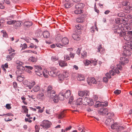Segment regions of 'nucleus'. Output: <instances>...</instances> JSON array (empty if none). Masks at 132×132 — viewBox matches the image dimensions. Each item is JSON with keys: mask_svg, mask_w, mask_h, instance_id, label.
Masks as SVG:
<instances>
[{"mask_svg": "<svg viewBox=\"0 0 132 132\" xmlns=\"http://www.w3.org/2000/svg\"><path fill=\"white\" fill-rule=\"evenodd\" d=\"M85 79V78L83 75H80L78 76V80L79 81L83 80Z\"/></svg>", "mask_w": 132, "mask_h": 132, "instance_id": "a18cd8bd", "label": "nucleus"}, {"mask_svg": "<svg viewBox=\"0 0 132 132\" xmlns=\"http://www.w3.org/2000/svg\"><path fill=\"white\" fill-rule=\"evenodd\" d=\"M78 95L79 96L82 97L85 95L84 91H79L78 92Z\"/></svg>", "mask_w": 132, "mask_h": 132, "instance_id": "8fccbe9b", "label": "nucleus"}, {"mask_svg": "<svg viewBox=\"0 0 132 132\" xmlns=\"http://www.w3.org/2000/svg\"><path fill=\"white\" fill-rule=\"evenodd\" d=\"M26 69V70H27V69L31 70L33 69V67H32L29 66H25Z\"/></svg>", "mask_w": 132, "mask_h": 132, "instance_id": "680f3d73", "label": "nucleus"}, {"mask_svg": "<svg viewBox=\"0 0 132 132\" xmlns=\"http://www.w3.org/2000/svg\"><path fill=\"white\" fill-rule=\"evenodd\" d=\"M40 89L39 86L38 85L35 86L32 88L33 90L35 92H37Z\"/></svg>", "mask_w": 132, "mask_h": 132, "instance_id": "f704fd0d", "label": "nucleus"}, {"mask_svg": "<svg viewBox=\"0 0 132 132\" xmlns=\"http://www.w3.org/2000/svg\"><path fill=\"white\" fill-rule=\"evenodd\" d=\"M43 36L45 38H47L50 36V33L47 31H44L43 33Z\"/></svg>", "mask_w": 132, "mask_h": 132, "instance_id": "473e14b6", "label": "nucleus"}, {"mask_svg": "<svg viewBox=\"0 0 132 132\" xmlns=\"http://www.w3.org/2000/svg\"><path fill=\"white\" fill-rule=\"evenodd\" d=\"M129 4V3L127 1H124L122 3V5L124 6H127Z\"/></svg>", "mask_w": 132, "mask_h": 132, "instance_id": "4d7b16f0", "label": "nucleus"}, {"mask_svg": "<svg viewBox=\"0 0 132 132\" xmlns=\"http://www.w3.org/2000/svg\"><path fill=\"white\" fill-rule=\"evenodd\" d=\"M108 111V109L107 108H102L98 111V113L100 114L103 115L107 114Z\"/></svg>", "mask_w": 132, "mask_h": 132, "instance_id": "2eb2a0df", "label": "nucleus"}, {"mask_svg": "<svg viewBox=\"0 0 132 132\" xmlns=\"http://www.w3.org/2000/svg\"><path fill=\"white\" fill-rule=\"evenodd\" d=\"M123 47L124 49L123 54L126 56L130 55L131 53L130 51L132 48V44L130 43H129L128 44H126Z\"/></svg>", "mask_w": 132, "mask_h": 132, "instance_id": "20e7f679", "label": "nucleus"}, {"mask_svg": "<svg viewBox=\"0 0 132 132\" xmlns=\"http://www.w3.org/2000/svg\"><path fill=\"white\" fill-rule=\"evenodd\" d=\"M17 68L18 69V70H20L22 71L25 70V67H24L22 65H18L17 66Z\"/></svg>", "mask_w": 132, "mask_h": 132, "instance_id": "58836bf2", "label": "nucleus"}, {"mask_svg": "<svg viewBox=\"0 0 132 132\" xmlns=\"http://www.w3.org/2000/svg\"><path fill=\"white\" fill-rule=\"evenodd\" d=\"M60 97V98L59 99L60 100V98H62V96H61V97ZM53 101L55 103H57V102L59 101V98L58 96L57 95H55V96H54L53 97Z\"/></svg>", "mask_w": 132, "mask_h": 132, "instance_id": "c756f323", "label": "nucleus"}, {"mask_svg": "<svg viewBox=\"0 0 132 132\" xmlns=\"http://www.w3.org/2000/svg\"><path fill=\"white\" fill-rule=\"evenodd\" d=\"M121 61L120 62V64L124 65L126 64L128 62V59L125 57H122L120 58Z\"/></svg>", "mask_w": 132, "mask_h": 132, "instance_id": "4468645a", "label": "nucleus"}, {"mask_svg": "<svg viewBox=\"0 0 132 132\" xmlns=\"http://www.w3.org/2000/svg\"><path fill=\"white\" fill-rule=\"evenodd\" d=\"M62 74L64 78H66V80H67V79H68L67 78L69 76V74L68 72L67 71H65Z\"/></svg>", "mask_w": 132, "mask_h": 132, "instance_id": "e433bc0d", "label": "nucleus"}, {"mask_svg": "<svg viewBox=\"0 0 132 132\" xmlns=\"http://www.w3.org/2000/svg\"><path fill=\"white\" fill-rule=\"evenodd\" d=\"M123 38L125 40L129 41L132 39V31H128Z\"/></svg>", "mask_w": 132, "mask_h": 132, "instance_id": "9b49d317", "label": "nucleus"}, {"mask_svg": "<svg viewBox=\"0 0 132 132\" xmlns=\"http://www.w3.org/2000/svg\"><path fill=\"white\" fill-rule=\"evenodd\" d=\"M84 6V5L82 3H77L75 5V13L76 14H79L83 12V11L82 9Z\"/></svg>", "mask_w": 132, "mask_h": 132, "instance_id": "39448f33", "label": "nucleus"}, {"mask_svg": "<svg viewBox=\"0 0 132 132\" xmlns=\"http://www.w3.org/2000/svg\"><path fill=\"white\" fill-rule=\"evenodd\" d=\"M72 36L75 40H79L80 39V36L79 34V32L78 30H76L72 34Z\"/></svg>", "mask_w": 132, "mask_h": 132, "instance_id": "f8f14e48", "label": "nucleus"}, {"mask_svg": "<svg viewBox=\"0 0 132 132\" xmlns=\"http://www.w3.org/2000/svg\"><path fill=\"white\" fill-rule=\"evenodd\" d=\"M118 126L117 123H114L111 125V128L112 129H118Z\"/></svg>", "mask_w": 132, "mask_h": 132, "instance_id": "a19ab883", "label": "nucleus"}, {"mask_svg": "<svg viewBox=\"0 0 132 132\" xmlns=\"http://www.w3.org/2000/svg\"><path fill=\"white\" fill-rule=\"evenodd\" d=\"M64 112L62 111L58 114L57 117L59 119H61L63 118L65 116Z\"/></svg>", "mask_w": 132, "mask_h": 132, "instance_id": "72a5a7b5", "label": "nucleus"}, {"mask_svg": "<svg viewBox=\"0 0 132 132\" xmlns=\"http://www.w3.org/2000/svg\"><path fill=\"white\" fill-rule=\"evenodd\" d=\"M116 74L113 70H110L109 72H108L105 74V76L106 77L109 79L110 78H111V76H114Z\"/></svg>", "mask_w": 132, "mask_h": 132, "instance_id": "f3484780", "label": "nucleus"}, {"mask_svg": "<svg viewBox=\"0 0 132 132\" xmlns=\"http://www.w3.org/2000/svg\"><path fill=\"white\" fill-rule=\"evenodd\" d=\"M5 3L8 5L10 6L11 5V2L10 0H5Z\"/></svg>", "mask_w": 132, "mask_h": 132, "instance_id": "13d9d810", "label": "nucleus"}, {"mask_svg": "<svg viewBox=\"0 0 132 132\" xmlns=\"http://www.w3.org/2000/svg\"><path fill=\"white\" fill-rule=\"evenodd\" d=\"M58 71L57 69H55L51 70L50 72H48V74L52 77H55L57 76Z\"/></svg>", "mask_w": 132, "mask_h": 132, "instance_id": "ddd939ff", "label": "nucleus"}, {"mask_svg": "<svg viewBox=\"0 0 132 132\" xmlns=\"http://www.w3.org/2000/svg\"><path fill=\"white\" fill-rule=\"evenodd\" d=\"M121 93V90L118 89L114 91V93L116 95H118Z\"/></svg>", "mask_w": 132, "mask_h": 132, "instance_id": "052dcab7", "label": "nucleus"}, {"mask_svg": "<svg viewBox=\"0 0 132 132\" xmlns=\"http://www.w3.org/2000/svg\"><path fill=\"white\" fill-rule=\"evenodd\" d=\"M23 108L24 109V112L25 113H28V109H27L26 106H22Z\"/></svg>", "mask_w": 132, "mask_h": 132, "instance_id": "6e6d98bb", "label": "nucleus"}, {"mask_svg": "<svg viewBox=\"0 0 132 132\" xmlns=\"http://www.w3.org/2000/svg\"><path fill=\"white\" fill-rule=\"evenodd\" d=\"M35 132H39V130L40 129L39 126H38L36 125L35 126Z\"/></svg>", "mask_w": 132, "mask_h": 132, "instance_id": "bf43d9fd", "label": "nucleus"}, {"mask_svg": "<svg viewBox=\"0 0 132 132\" xmlns=\"http://www.w3.org/2000/svg\"><path fill=\"white\" fill-rule=\"evenodd\" d=\"M35 82L34 81H31L30 82H28L27 85V87L29 89H31L33 86L35 85Z\"/></svg>", "mask_w": 132, "mask_h": 132, "instance_id": "412c9836", "label": "nucleus"}, {"mask_svg": "<svg viewBox=\"0 0 132 132\" xmlns=\"http://www.w3.org/2000/svg\"><path fill=\"white\" fill-rule=\"evenodd\" d=\"M115 20L116 23L117 24L120 23L121 21L120 18H115Z\"/></svg>", "mask_w": 132, "mask_h": 132, "instance_id": "5fc2aeb1", "label": "nucleus"}, {"mask_svg": "<svg viewBox=\"0 0 132 132\" xmlns=\"http://www.w3.org/2000/svg\"><path fill=\"white\" fill-rule=\"evenodd\" d=\"M17 76V80L20 82L22 81L24 79V76L22 75L23 72L20 70H17L16 71Z\"/></svg>", "mask_w": 132, "mask_h": 132, "instance_id": "6e6552de", "label": "nucleus"}, {"mask_svg": "<svg viewBox=\"0 0 132 132\" xmlns=\"http://www.w3.org/2000/svg\"><path fill=\"white\" fill-rule=\"evenodd\" d=\"M14 22H15V20H10L7 22V24L9 25L13 24Z\"/></svg>", "mask_w": 132, "mask_h": 132, "instance_id": "603ef678", "label": "nucleus"}, {"mask_svg": "<svg viewBox=\"0 0 132 132\" xmlns=\"http://www.w3.org/2000/svg\"><path fill=\"white\" fill-rule=\"evenodd\" d=\"M51 92L53 94L54 93V91L51 85L48 86L46 90V93H48Z\"/></svg>", "mask_w": 132, "mask_h": 132, "instance_id": "5701e85b", "label": "nucleus"}, {"mask_svg": "<svg viewBox=\"0 0 132 132\" xmlns=\"http://www.w3.org/2000/svg\"><path fill=\"white\" fill-rule=\"evenodd\" d=\"M51 59L53 62H55L56 63L58 62L59 61L58 57L55 56H52L51 58Z\"/></svg>", "mask_w": 132, "mask_h": 132, "instance_id": "7c9ffc66", "label": "nucleus"}, {"mask_svg": "<svg viewBox=\"0 0 132 132\" xmlns=\"http://www.w3.org/2000/svg\"><path fill=\"white\" fill-rule=\"evenodd\" d=\"M81 57L83 58H86L87 56V53L86 51H84L81 53Z\"/></svg>", "mask_w": 132, "mask_h": 132, "instance_id": "3c124183", "label": "nucleus"}, {"mask_svg": "<svg viewBox=\"0 0 132 132\" xmlns=\"http://www.w3.org/2000/svg\"><path fill=\"white\" fill-rule=\"evenodd\" d=\"M51 123L47 120H44L40 125V126L44 128L47 129L50 127Z\"/></svg>", "mask_w": 132, "mask_h": 132, "instance_id": "9d476101", "label": "nucleus"}, {"mask_svg": "<svg viewBox=\"0 0 132 132\" xmlns=\"http://www.w3.org/2000/svg\"><path fill=\"white\" fill-rule=\"evenodd\" d=\"M97 63V61L96 60L94 59L90 60V65H93L95 66L96 65Z\"/></svg>", "mask_w": 132, "mask_h": 132, "instance_id": "37998d69", "label": "nucleus"}, {"mask_svg": "<svg viewBox=\"0 0 132 132\" xmlns=\"http://www.w3.org/2000/svg\"><path fill=\"white\" fill-rule=\"evenodd\" d=\"M84 15H81L76 19V21L78 23H81L84 21Z\"/></svg>", "mask_w": 132, "mask_h": 132, "instance_id": "6ab92c4d", "label": "nucleus"}, {"mask_svg": "<svg viewBox=\"0 0 132 132\" xmlns=\"http://www.w3.org/2000/svg\"><path fill=\"white\" fill-rule=\"evenodd\" d=\"M117 68L114 67L113 70L115 73H120L119 70H121L122 68V66L119 64H117Z\"/></svg>", "mask_w": 132, "mask_h": 132, "instance_id": "dca6fc26", "label": "nucleus"}, {"mask_svg": "<svg viewBox=\"0 0 132 132\" xmlns=\"http://www.w3.org/2000/svg\"><path fill=\"white\" fill-rule=\"evenodd\" d=\"M87 82L89 85H90L91 83L93 84L96 83L95 79L94 77L90 78L89 80H87Z\"/></svg>", "mask_w": 132, "mask_h": 132, "instance_id": "b1692460", "label": "nucleus"}, {"mask_svg": "<svg viewBox=\"0 0 132 132\" xmlns=\"http://www.w3.org/2000/svg\"><path fill=\"white\" fill-rule=\"evenodd\" d=\"M104 50L103 48L101 45H100L98 47V52H100V53H102L104 52Z\"/></svg>", "mask_w": 132, "mask_h": 132, "instance_id": "2f4dec72", "label": "nucleus"}, {"mask_svg": "<svg viewBox=\"0 0 132 132\" xmlns=\"http://www.w3.org/2000/svg\"><path fill=\"white\" fill-rule=\"evenodd\" d=\"M71 93L70 90H64L61 91L59 94V96L62 98H60V100L62 101L64 100V97L67 99L69 98V103L70 104L73 99V96H70Z\"/></svg>", "mask_w": 132, "mask_h": 132, "instance_id": "f03ea898", "label": "nucleus"}, {"mask_svg": "<svg viewBox=\"0 0 132 132\" xmlns=\"http://www.w3.org/2000/svg\"><path fill=\"white\" fill-rule=\"evenodd\" d=\"M75 27L78 30H80L81 29V27L80 24L76 25Z\"/></svg>", "mask_w": 132, "mask_h": 132, "instance_id": "338daca9", "label": "nucleus"}, {"mask_svg": "<svg viewBox=\"0 0 132 132\" xmlns=\"http://www.w3.org/2000/svg\"><path fill=\"white\" fill-rule=\"evenodd\" d=\"M58 63H59V65L61 67H64L67 65V63L62 61H59Z\"/></svg>", "mask_w": 132, "mask_h": 132, "instance_id": "cd10ccee", "label": "nucleus"}, {"mask_svg": "<svg viewBox=\"0 0 132 132\" xmlns=\"http://www.w3.org/2000/svg\"><path fill=\"white\" fill-rule=\"evenodd\" d=\"M29 60L34 62H36L37 61V59L35 57L33 56L30 57L29 58Z\"/></svg>", "mask_w": 132, "mask_h": 132, "instance_id": "c03bdc74", "label": "nucleus"}, {"mask_svg": "<svg viewBox=\"0 0 132 132\" xmlns=\"http://www.w3.org/2000/svg\"><path fill=\"white\" fill-rule=\"evenodd\" d=\"M3 115H5V117L6 116H13V115L10 113H8L7 114H3Z\"/></svg>", "mask_w": 132, "mask_h": 132, "instance_id": "0e129e2a", "label": "nucleus"}, {"mask_svg": "<svg viewBox=\"0 0 132 132\" xmlns=\"http://www.w3.org/2000/svg\"><path fill=\"white\" fill-rule=\"evenodd\" d=\"M6 107L8 109H10L11 108L10 104H6Z\"/></svg>", "mask_w": 132, "mask_h": 132, "instance_id": "e2e57ef3", "label": "nucleus"}, {"mask_svg": "<svg viewBox=\"0 0 132 132\" xmlns=\"http://www.w3.org/2000/svg\"><path fill=\"white\" fill-rule=\"evenodd\" d=\"M22 22L21 21H16L15 20V22L14 23V27L15 29L18 27H20L21 26Z\"/></svg>", "mask_w": 132, "mask_h": 132, "instance_id": "393cba45", "label": "nucleus"}, {"mask_svg": "<svg viewBox=\"0 0 132 132\" xmlns=\"http://www.w3.org/2000/svg\"><path fill=\"white\" fill-rule=\"evenodd\" d=\"M83 104L85 105H89V106H92L93 105L94 103L93 100L89 98L85 97L84 99V100L83 101Z\"/></svg>", "mask_w": 132, "mask_h": 132, "instance_id": "1a4fd4ad", "label": "nucleus"}, {"mask_svg": "<svg viewBox=\"0 0 132 132\" xmlns=\"http://www.w3.org/2000/svg\"><path fill=\"white\" fill-rule=\"evenodd\" d=\"M84 63L85 65H90V61L88 60H86L84 61Z\"/></svg>", "mask_w": 132, "mask_h": 132, "instance_id": "49530a36", "label": "nucleus"}, {"mask_svg": "<svg viewBox=\"0 0 132 132\" xmlns=\"http://www.w3.org/2000/svg\"><path fill=\"white\" fill-rule=\"evenodd\" d=\"M15 55V53H13L10 55H8L6 57V60L9 61L11 60L13 57H14Z\"/></svg>", "mask_w": 132, "mask_h": 132, "instance_id": "c85d7f7f", "label": "nucleus"}, {"mask_svg": "<svg viewBox=\"0 0 132 132\" xmlns=\"http://www.w3.org/2000/svg\"><path fill=\"white\" fill-rule=\"evenodd\" d=\"M96 29L97 31H98V29L97 28L96 24L95 23L94 26H93L90 29V31L92 32L93 33L94 32L95 30Z\"/></svg>", "mask_w": 132, "mask_h": 132, "instance_id": "4c0bfd02", "label": "nucleus"}, {"mask_svg": "<svg viewBox=\"0 0 132 132\" xmlns=\"http://www.w3.org/2000/svg\"><path fill=\"white\" fill-rule=\"evenodd\" d=\"M105 123L107 125H110L113 122V120L112 118H108L105 121Z\"/></svg>", "mask_w": 132, "mask_h": 132, "instance_id": "aec40b11", "label": "nucleus"}, {"mask_svg": "<svg viewBox=\"0 0 132 132\" xmlns=\"http://www.w3.org/2000/svg\"><path fill=\"white\" fill-rule=\"evenodd\" d=\"M61 38L59 36H57L56 38V44L57 47L61 48L64 45H67L69 43V40L67 38L64 37L62 38L61 40L62 44L60 43V41L61 40Z\"/></svg>", "mask_w": 132, "mask_h": 132, "instance_id": "7ed1b4c3", "label": "nucleus"}, {"mask_svg": "<svg viewBox=\"0 0 132 132\" xmlns=\"http://www.w3.org/2000/svg\"><path fill=\"white\" fill-rule=\"evenodd\" d=\"M122 30H123L122 28H119L118 26L115 28L114 32L116 33L119 34V36H120L123 37V38L124 36L126 34V33L124 31H123Z\"/></svg>", "mask_w": 132, "mask_h": 132, "instance_id": "423d86ee", "label": "nucleus"}, {"mask_svg": "<svg viewBox=\"0 0 132 132\" xmlns=\"http://www.w3.org/2000/svg\"><path fill=\"white\" fill-rule=\"evenodd\" d=\"M118 16L120 17H122L124 16L125 15L123 13L120 12L118 14Z\"/></svg>", "mask_w": 132, "mask_h": 132, "instance_id": "69168bd1", "label": "nucleus"}, {"mask_svg": "<svg viewBox=\"0 0 132 132\" xmlns=\"http://www.w3.org/2000/svg\"><path fill=\"white\" fill-rule=\"evenodd\" d=\"M32 24L31 22L27 21L25 22L24 23V26L27 27H29L31 26Z\"/></svg>", "mask_w": 132, "mask_h": 132, "instance_id": "c9c22d12", "label": "nucleus"}, {"mask_svg": "<svg viewBox=\"0 0 132 132\" xmlns=\"http://www.w3.org/2000/svg\"><path fill=\"white\" fill-rule=\"evenodd\" d=\"M37 97L40 100H43L45 98V96L43 93L39 94L37 95Z\"/></svg>", "mask_w": 132, "mask_h": 132, "instance_id": "4be33fe9", "label": "nucleus"}, {"mask_svg": "<svg viewBox=\"0 0 132 132\" xmlns=\"http://www.w3.org/2000/svg\"><path fill=\"white\" fill-rule=\"evenodd\" d=\"M55 92L54 91V93L53 94L51 92H50L49 93H46V96H47L50 99H53V97L54 96H55Z\"/></svg>", "mask_w": 132, "mask_h": 132, "instance_id": "bb28decb", "label": "nucleus"}, {"mask_svg": "<svg viewBox=\"0 0 132 132\" xmlns=\"http://www.w3.org/2000/svg\"><path fill=\"white\" fill-rule=\"evenodd\" d=\"M70 57L72 59H73L75 56V54L72 53H70L69 54Z\"/></svg>", "mask_w": 132, "mask_h": 132, "instance_id": "774afa93", "label": "nucleus"}, {"mask_svg": "<svg viewBox=\"0 0 132 132\" xmlns=\"http://www.w3.org/2000/svg\"><path fill=\"white\" fill-rule=\"evenodd\" d=\"M58 80L59 82L62 83L65 79V78L62 74H60L58 75Z\"/></svg>", "mask_w": 132, "mask_h": 132, "instance_id": "a878e982", "label": "nucleus"}, {"mask_svg": "<svg viewBox=\"0 0 132 132\" xmlns=\"http://www.w3.org/2000/svg\"><path fill=\"white\" fill-rule=\"evenodd\" d=\"M65 7L66 8H68L70 7L71 6V4L70 2H68L66 3L64 5Z\"/></svg>", "mask_w": 132, "mask_h": 132, "instance_id": "de8ad7c7", "label": "nucleus"}, {"mask_svg": "<svg viewBox=\"0 0 132 132\" xmlns=\"http://www.w3.org/2000/svg\"><path fill=\"white\" fill-rule=\"evenodd\" d=\"M82 99L81 98H79L77 99V105H80L82 103Z\"/></svg>", "mask_w": 132, "mask_h": 132, "instance_id": "79ce46f5", "label": "nucleus"}, {"mask_svg": "<svg viewBox=\"0 0 132 132\" xmlns=\"http://www.w3.org/2000/svg\"><path fill=\"white\" fill-rule=\"evenodd\" d=\"M34 67L35 69V73L37 75L39 76L43 75L45 78L48 77V73L47 70H42V67L38 65H34Z\"/></svg>", "mask_w": 132, "mask_h": 132, "instance_id": "f257e3e1", "label": "nucleus"}, {"mask_svg": "<svg viewBox=\"0 0 132 132\" xmlns=\"http://www.w3.org/2000/svg\"><path fill=\"white\" fill-rule=\"evenodd\" d=\"M107 106V104H103L101 103V102L98 101L96 102L95 106L96 107H98L99 106L101 107H106Z\"/></svg>", "mask_w": 132, "mask_h": 132, "instance_id": "a211bd4d", "label": "nucleus"}, {"mask_svg": "<svg viewBox=\"0 0 132 132\" xmlns=\"http://www.w3.org/2000/svg\"><path fill=\"white\" fill-rule=\"evenodd\" d=\"M126 25H128V24L126 23V25H125L121 23L118 24V26L119 28H122L123 30L127 32L128 31H129L131 29V28L130 26H127Z\"/></svg>", "mask_w": 132, "mask_h": 132, "instance_id": "0eeeda50", "label": "nucleus"}, {"mask_svg": "<svg viewBox=\"0 0 132 132\" xmlns=\"http://www.w3.org/2000/svg\"><path fill=\"white\" fill-rule=\"evenodd\" d=\"M109 118H111L114 116V114L113 112H110L107 113Z\"/></svg>", "mask_w": 132, "mask_h": 132, "instance_id": "09e8293b", "label": "nucleus"}, {"mask_svg": "<svg viewBox=\"0 0 132 132\" xmlns=\"http://www.w3.org/2000/svg\"><path fill=\"white\" fill-rule=\"evenodd\" d=\"M42 31L41 30L39 29L37 31V35L39 37H40L43 34Z\"/></svg>", "mask_w": 132, "mask_h": 132, "instance_id": "ea45409f", "label": "nucleus"}, {"mask_svg": "<svg viewBox=\"0 0 132 132\" xmlns=\"http://www.w3.org/2000/svg\"><path fill=\"white\" fill-rule=\"evenodd\" d=\"M64 59L65 60L67 61L68 60H70V57L68 55H66L64 56Z\"/></svg>", "mask_w": 132, "mask_h": 132, "instance_id": "864d4df0", "label": "nucleus"}]
</instances>
